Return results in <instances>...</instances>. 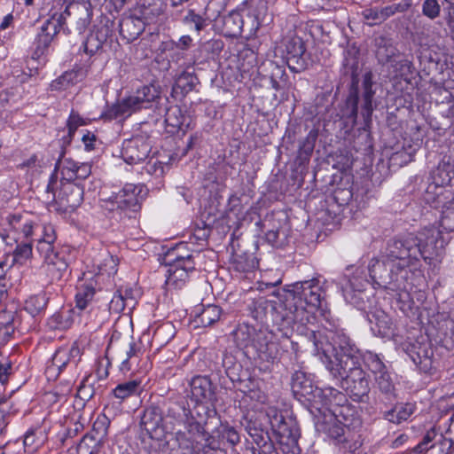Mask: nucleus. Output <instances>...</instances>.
I'll return each instance as SVG.
<instances>
[{
  "instance_id": "obj_46",
  "label": "nucleus",
  "mask_w": 454,
  "mask_h": 454,
  "mask_svg": "<svg viewBox=\"0 0 454 454\" xmlns=\"http://www.w3.org/2000/svg\"><path fill=\"white\" fill-rule=\"evenodd\" d=\"M48 301L49 298L45 293H39L26 300L24 309L31 316L35 317L45 309Z\"/></svg>"
},
{
  "instance_id": "obj_19",
  "label": "nucleus",
  "mask_w": 454,
  "mask_h": 454,
  "mask_svg": "<svg viewBox=\"0 0 454 454\" xmlns=\"http://www.w3.org/2000/svg\"><path fill=\"white\" fill-rule=\"evenodd\" d=\"M364 281L354 277L349 279L345 287H343V295L347 302L350 303L357 309L364 311L365 316L369 310H372V297L364 290Z\"/></svg>"
},
{
  "instance_id": "obj_57",
  "label": "nucleus",
  "mask_w": 454,
  "mask_h": 454,
  "mask_svg": "<svg viewBox=\"0 0 454 454\" xmlns=\"http://www.w3.org/2000/svg\"><path fill=\"white\" fill-rule=\"evenodd\" d=\"M438 436V434L436 430L432 427L423 436L422 441L418 443L412 450H411L414 454H422L424 452H427L428 450L432 449L434 444L429 445L435 438Z\"/></svg>"
},
{
  "instance_id": "obj_33",
  "label": "nucleus",
  "mask_w": 454,
  "mask_h": 454,
  "mask_svg": "<svg viewBox=\"0 0 454 454\" xmlns=\"http://www.w3.org/2000/svg\"><path fill=\"white\" fill-rule=\"evenodd\" d=\"M245 12L248 19H254L256 20L255 25L249 23L247 25L249 37L255 36L259 28L270 21V17L268 13L267 4L263 1L258 2L255 5L251 6L249 9L246 8Z\"/></svg>"
},
{
  "instance_id": "obj_32",
  "label": "nucleus",
  "mask_w": 454,
  "mask_h": 454,
  "mask_svg": "<svg viewBox=\"0 0 454 454\" xmlns=\"http://www.w3.org/2000/svg\"><path fill=\"white\" fill-rule=\"evenodd\" d=\"M110 36H112V29L107 24L97 27L83 43V51L90 55L97 53Z\"/></svg>"
},
{
  "instance_id": "obj_15",
  "label": "nucleus",
  "mask_w": 454,
  "mask_h": 454,
  "mask_svg": "<svg viewBox=\"0 0 454 454\" xmlns=\"http://www.w3.org/2000/svg\"><path fill=\"white\" fill-rule=\"evenodd\" d=\"M37 250L43 257L45 270L51 281L61 279L67 270V262L63 252L55 250L52 239L38 241Z\"/></svg>"
},
{
  "instance_id": "obj_12",
  "label": "nucleus",
  "mask_w": 454,
  "mask_h": 454,
  "mask_svg": "<svg viewBox=\"0 0 454 454\" xmlns=\"http://www.w3.org/2000/svg\"><path fill=\"white\" fill-rule=\"evenodd\" d=\"M432 178L433 184L427 186L424 199L432 201V197H435L433 202L439 206L452 195V192L444 187L454 184V160H442L434 170Z\"/></svg>"
},
{
  "instance_id": "obj_29",
  "label": "nucleus",
  "mask_w": 454,
  "mask_h": 454,
  "mask_svg": "<svg viewBox=\"0 0 454 454\" xmlns=\"http://www.w3.org/2000/svg\"><path fill=\"white\" fill-rule=\"evenodd\" d=\"M371 330L380 337H389L394 333V324L391 317L380 309L369 310L366 315Z\"/></svg>"
},
{
  "instance_id": "obj_49",
  "label": "nucleus",
  "mask_w": 454,
  "mask_h": 454,
  "mask_svg": "<svg viewBox=\"0 0 454 454\" xmlns=\"http://www.w3.org/2000/svg\"><path fill=\"white\" fill-rule=\"evenodd\" d=\"M135 303L136 301L133 297H126L121 290H117L109 302V309L115 313H120L125 308L131 309L134 308Z\"/></svg>"
},
{
  "instance_id": "obj_18",
  "label": "nucleus",
  "mask_w": 454,
  "mask_h": 454,
  "mask_svg": "<svg viewBox=\"0 0 454 454\" xmlns=\"http://www.w3.org/2000/svg\"><path fill=\"white\" fill-rule=\"evenodd\" d=\"M318 430L322 431L336 444L341 445L343 449L354 451L356 448V442H353V434L348 427L342 425L335 417L331 416L318 425Z\"/></svg>"
},
{
  "instance_id": "obj_63",
  "label": "nucleus",
  "mask_w": 454,
  "mask_h": 454,
  "mask_svg": "<svg viewBox=\"0 0 454 454\" xmlns=\"http://www.w3.org/2000/svg\"><path fill=\"white\" fill-rule=\"evenodd\" d=\"M118 258L110 254H106L104 262L98 265V269L102 274L108 276L114 275L117 272Z\"/></svg>"
},
{
  "instance_id": "obj_55",
  "label": "nucleus",
  "mask_w": 454,
  "mask_h": 454,
  "mask_svg": "<svg viewBox=\"0 0 454 454\" xmlns=\"http://www.w3.org/2000/svg\"><path fill=\"white\" fill-rule=\"evenodd\" d=\"M116 194L107 200H102L101 207L112 214L111 217L117 221L124 219V212H122V206L117 203Z\"/></svg>"
},
{
  "instance_id": "obj_61",
  "label": "nucleus",
  "mask_w": 454,
  "mask_h": 454,
  "mask_svg": "<svg viewBox=\"0 0 454 454\" xmlns=\"http://www.w3.org/2000/svg\"><path fill=\"white\" fill-rule=\"evenodd\" d=\"M48 325L51 329H67L72 325L69 317H66L63 312L53 314L48 321Z\"/></svg>"
},
{
  "instance_id": "obj_34",
  "label": "nucleus",
  "mask_w": 454,
  "mask_h": 454,
  "mask_svg": "<svg viewBox=\"0 0 454 454\" xmlns=\"http://www.w3.org/2000/svg\"><path fill=\"white\" fill-rule=\"evenodd\" d=\"M165 0H140L135 12L147 24L153 23L163 14Z\"/></svg>"
},
{
  "instance_id": "obj_53",
  "label": "nucleus",
  "mask_w": 454,
  "mask_h": 454,
  "mask_svg": "<svg viewBox=\"0 0 454 454\" xmlns=\"http://www.w3.org/2000/svg\"><path fill=\"white\" fill-rule=\"evenodd\" d=\"M175 333L174 325L170 323H165L156 328L153 340L160 345H165L174 338Z\"/></svg>"
},
{
  "instance_id": "obj_50",
  "label": "nucleus",
  "mask_w": 454,
  "mask_h": 454,
  "mask_svg": "<svg viewBox=\"0 0 454 454\" xmlns=\"http://www.w3.org/2000/svg\"><path fill=\"white\" fill-rule=\"evenodd\" d=\"M95 294L96 290L91 283L82 285L75 295L76 307L80 309H86L93 300Z\"/></svg>"
},
{
  "instance_id": "obj_24",
  "label": "nucleus",
  "mask_w": 454,
  "mask_h": 454,
  "mask_svg": "<svg viewBox=\"0 0 454 454\" xmlns=\"http://www.w3.org/2000/svg\"><path fill=\"white\" fill-rule=\"evenodd\" d=\"M107 427L98 421L91 432L86 434L77 445V454H98L105 442Z\"/></svg>"
},
{
  "instance_id": "obj_5",
  "label": "nucleus",
  "mask_w": 454,
  "mask_h": 454,
  "mask_svg": "<svg viewBox=\"0 0 454 454\" xmlns=\"http://www.w3.org/2000/svg\"><path fill=\"white\" fill-rule=\"evenodd\" d=\"M291 389L296 399L301 403H308V405L317 411L331 404L332 398L336 401L343 397L342 394L334 387L320 388L315 386L312 380L301 371H296L292 375Z\"/></svg>"
},
{
  "instance_id": "obj_51",
  "label": "nucleus",
  "mask_w": 454,
  "mask_h": 454,
  "mask_svg": "<svg viewBox=\"0 0 454 454\" xmlns=\"http://www.w3.org/2000/svg\"><path fill=\"white\" fill-rule=\"evenodd\" d=\"M191 412L183 404L177 402H169L166 410V418L171 419L172 423H183Z\"/></svg>"
},
{
  "instance_id": "obj_28",
  "label": "nucleus",
  "mask_w": 454,
  "mask_h": 454,
  "mask_svg": "<svg viewBox=\"0 0 454 454\" xmlns=\"http://www.w3.org/2000/svg\"><path fill=\"white\" fill-rule=\"evenodd\" d=\"M374 380L379 392L377 396L378 403L384 405L386 408L393 405L397 400V394L389 372L379 374Z\"/></svg>"
},
{
  "instance_id": "obj_27",
  "label": "nucleus",
  "mask_w": 454,
  "mask_h": 454,
  "mask_svg": "<svg viewBox=\"0 0 454 454\" xmlns=\"http://www.w3.org/2000/svg\"><path fill=\"white\" fill-rule=\"evenodd\" d=\"M373 74L367 71L363 75L362 95H361V114L366 124L372 121V115L374 110L372 99L375 95L373 86Z\"/></svg>"
},
{
  "instance_id": "obj_14",
  "label": "nucleus",
  "mask_w": 454,
  "mask_h": 454,
  "mask_svg": "<svg viewBox=\"0 0 454 454\" xmlns=\"http://www.w3.org/2000/svg\"><path fill=\"white\" fill-rule=\"evenodd\" d=\"M418 241L417 247L419 249V259L423 258L427 263L441 257L443 254L445 240L442 232L436 228L424 229L418 236H414Z\"/></svg>"
},
{
  "instance_id": "obj_11",
  "label": "nucleus",
  "mask_w": 454,
  "mask_h": 454,
  "mask_svg": "<svg viewBox=\"0 0 454 454\" xmlns=\"http://www.w3.org/2000/svg\"><path fill=\"white\" fill-rule=\"evenodd\" d=\"M57 178L52 175L48 182L43 198L47 202L54 201L66 210L74 209L83 200V186L74 180H62L59 191H55Z\"/></svg>"
},
{
  "instance_id": "obj_64",
  "label": "nucleus",
  "mask_w": 454,
  "mask_h": 454,
  "mask_svg": "<svg viewBox=\"0 0 454 454\" xmlns=\"http://www.w3.org/2000/svg\"><path fill=\"white\" fill-rule=\"evenodd\" d=\"M256 446L257 448L252 447V454H278L270 437L262 440Z\"/></svg>"
},
{
  "instance_id": "obj_22",
  "label": "nucleus",
  "mask_w": 454,
  "mask_h": 454,
  "mask_svg": "<svg viewBox=\"0 0 454 454\" xmlns=\"http://www.w3.org/2000/svg\"><path fill=\"white\" fill-rule=\"evenodd\" d=\"M216 414L215 408H209L206 405H199L196 408V416L192 412L183 421L184 428L187 430L191 437L200 438L201 435H206L205 425L207 419Z\"/></svg>"
},
{
  "instance_id": "obj_42",
  "label": "nucleus",
  "mask_w": 454,
  "mask_h": 454,
  "mask_svg": "<svg viewBox=\"0 0 454 454\" xmlns=\"http://www.w3.org/2000/svg\"><path fill=\"white\" fill-rule=\"evenodd\" d=\"M432 200H435V197H432ZM434 208H442L441 226L447 231H454V203L453 200L448 199L441 205L436 206L433 201H426Z\"/></svg>"
},
{
  "instance_id": "obj_56",
  "label": "nucleus",
  "mask_w": 454,
  "mask_h": 454,
  "mask_svg": "<svg viewBox=\"0 0 454 454\" xmlns=\"http://www.w3.org/2000/svg\"><path fill=\"white\" fill-rule=\"evenodd\" d=\"M411 4L406 2H401L398 4H393L390 5L379 7V12L383 23L390 17L394 16L397 12H404L410 8Z\"/></svg>"
},
{
  "instance_id": "obj_6",
  "label": "nucleus",
  "mask_w": 454,
  "mask_h": 454,
  "mask_svg": "<svg viewBox=\"0 0 454 454\" xmlns=\"http://www.w3.org/2000/svg\"><path fill=\"white\" fill-rule=\"evenodd\" d=\"M326 369L333 379L340 382L341 387L349 397L357 403H367L369 401L370 380L366 372L361 368L360 361L354 363V365L334 367V363H328Z\"/></svg>"
},
{
  "instance_id": "obj_13",
  "label": "nucleus",
  "mask_w": 454,
  "mask_h": 454,
  "mask_svg": "<svg viewBox=\"0 0 454 454\" xmlns=\"http://www.w3.org/2000/svg\"><path fill=\"white\" fill-rule=\"evenodd\" d=\"M284 303V294L280 295L278 301H270L265 297H258L253 300L249 304L248 309L254 319L262 322L269 313L271 314L272 320L278 325V330L282 332V335L289 338L294 330V324H287L282 318L283 308L281 304Z\"/></svg>"
},
{
  "instance_id": "obj_44",
  "label": "nucleus",
  "mask_w": 454,
  "mask_h": 454,
  "mask_svg": "<svg viewBox=\"0 0 454 454\" xmlns=\"http://www.w3.org/2000/svg\"><path fill=\"white\" fill-rule=\"evenodd\" d=\"M199 80L194 74L184 71L176 79L172 91L176 95L180 94L182 97H184L194 90Z\"/></svg>"
},
{
  "instance_id": "obj_52",
  "label": "nucleus",
  "mask_w": 454,
  "mask_h": 454,
  "mask_svg": "<svg viewBox=\"0 0 454 454\" xmlns=\"http://www.w3.org/2000/svg\"><path fill=\"white\" fill-rule=\"evenodd\" d=\"M363 360L367 368L374 374V378L379 374L388 372L386 370V365L377 354L367 351L363 356Z\"/></svg>"
},
{
  "instance_id": "obj_59",
  "label": "nucleus",
  "mask_w": 454,
  "mask_h": 454,
  "mask_svg": "<svg viewBox=\"0 0 454 454\" xmlns=\"http://www.w3.org/2000/svg\"><path fill=\"white\" fill-rule=\"evenodd\" d=\"M222 364L227 376L231 380H235V377L238 376V371L240 368V364L236 362L235 357L230 353H224Z\"/></svg>"
},
{
  "instance_id": "obj_9",
  "label": "nucleus",
  "mask_w": 454,
  "mask_h": 454,
  "mask_svg": "<svg viewBox=\"0 0 454 454\" xmlns=\"http://www.w3.org/2000/svg\"><path fill=\"white\" fill-rule=\"evenodd\" d=\"M359 50L355 45L348 46L343 52L342 74L351 77V85L346 99L344 115L354 123L358 116V103L360 100L358 91Z\"/></svg>"
},
{
  "instance_id": "obj_54",
  "label": "nucleus",
  "mask_w": 454,
  "mask_h": 454,
  "mask_svg": "<svg viewBox=\"0 0 454 454\" xmlns=\"http://www.w3.org/2000/svg\"><path fill=\"white\" fill-rule=\"evenodd\" d=\"M139 386L140 382L137 380L126 381L119 384L113 390V393L116 398L123 400L130 395L137 394L139 392Z\"/></svg>"
},
{
  "instance_id": "obj_16",
  "label": "nucleus",
  "mask_w": 454,
  "mask_h": 454,
  "mask_svg": "<svg viewBox=\"0 0 454 454\" xmlns=\"http://www.w3.org/2000/svg\"><path fill=\"white\" fill-rule=\"evenodd\" d=\"M151 150L149 137L135 136L123 141L121 154L127 164L135 165L144 162L149 157Z\"/></svg>"
},
{
  "instance_id": "obj_41",
  "label": "nucleus",
  "mask_w": 454,
  "mask_h": 454,
  "mask_svg": "<svg viewBox=\"0 0 454 454\" xmlns=\"http://www.w3.org/2000/svg\"><path fill=\"white\" fill-rule=\"evenodd\" d=\"M187 119L188 117L183 114L179 106H173L168 107L165 114V123L167 127L170 128L168 132L173 134L177 133L180 130L184 132L185 129L184 127Z\"/></svg>"
},
{
  "instance_id": "obj_8",
  "label": "nucleus",
  "mask_w": 454,
  "mask_h": 454,
  "mask_svg": "<svg viewBox=\"0 0 454 454\" xmlns=\"http://www.w3.org/2000/svg\"><path fill=\"white\" fill-rule=\"evenodd\" d=\"M267 416L281 450L285 454H300V429L295 419L276 410H270Z\"/></svg>"
},
{
  "instance_id": "obj_23",
  "label": "nucleus",
  "mask_w": 454,
  "mask_h": 454,
  "mask_svg": "<svg viewBox=\"0 0 454 454\" xmlns=\"http://www.w3.org/2000/svg\"><path fill=\"white\" fill-rule=\"evenodd\" d=\"M59 22L48 20L44 21L34 41L35 48L32 52L33 59L38 60L46 54L51 43L59 34Z\"/></svg>"
},
{
  "instance_id": "obj_62",
  "label": "nucleus",
  "mask_w": 454,
  "mask_h": 454,
  "mask_svg": "<svg viewBox=\"0 0 454 454\" xmlns=\"http://www.w3.org/2000/svg\"><path fill=\"white\" fill-rule=\"evenodd\" d=\"M317 138V131L310 130L307 137L301 142L299 146V151L301 154H305L306 156H309L315 147V144Z\"/></svg>"
},
{
  "instance_id": "obj_26",
  "label": "nucleus",
  "mask_w": 454,
  "mask_h": 454,
  "mask_svg": "<svg viewBox=\"0 0 454 454\" xmlns=\"http://www.w3.org/2000/svg\"><path fill=\"white\" fill-rule=\"evenodd\" d=\"M246 3H243L237 10H233L222 19V34L225 37L238 38L241 35L245 20L243 13L246 12Z\"/></svg>"
},
{
  "instance_id": "obj_2",
  "label": "nucleus",
  "mask_w": 454,
  "mask_h": 454,
  "mask_svg": "<svg viewBox=\"0 0 454 454\" xmlns=\"http://www.w3.org/2000/svg\"><path fill=\"white\" fill-rule=\"evenodd\" d=\"M284 303L281 304L282 318L287 324L304 326L313 318V313L323 309L325 290L317 278L296 282L291 289L285 290Z\"/></svg>"
},
{
  "instance_id": "obj_47",
  "label": "nucleus",
  "mask_w": 454,
  "mask_h": 454,
  "mask_svg": "<svg viewBox=\"0 0 454 454\" xmlns=\"http://www.w3.org/2000/svg\"><path fill=\"white\" fill-rule=\"evenodd\" d=\"M129 98L121 102L109 106L102 114V117L107 120H114L124 115H129L131 112L136 111L134 106L129 104Z\"/></svg>"
},
{
  "instance_id": "obj_58",
  "label": "nucleus",
  "mask_w": 454,
  "mask_h": 454,
  "mask_svg": "<svg viewBox=\"0 0 454 454\" xmlns=\"http://www.w3.org/2000/svg\"><path fill=\"white\" fill-rule=\"evenodd\" d=\"M72 425L68 426L64 434L60 438V441L63 444L67 439L74 438L84 429V419L81 414H79L77 418H72Z\"/></svg>"
},
{
  "instance_id": "obj_10",
  "label": "nucleus",
  "mask_w": 454,
  "mask_h": 454,
  "mask_svg": "<svg viewBox=\"0 0 454 454\" xmlns=\"http://www.w3.org/2000/svg\"><path fill=\"white\" fill-rule=\"evenodd\" d=\"M196 2H191L187 4L185 13L181 18V22L190 31L200 35L205 30L211 22L215 21L224 10V2L219 0H210L200 9L196 7Z\"/></svg>"
},
{
  "instance_id": "obj_39",
  "label": "nucleus",
  "mask_w": 454,
  "mask_h": 454,
  "mask_svg": "<svg viewBox=\"0 0 454 454\" xmlns=\"http://www.w3.org/2000/svg\"><path fill=\"white\" fill-rule=\"evenodd\" d=\"M195 321L201 326H210L220 319L222 309L217 305L209 304L205 308L197 307L193 310Z\"/></svg>"
},
{
  "instance_id": "obj_1",
  "label": "nucleus",
  "mask_w": 454,
  "mask_h": 454,
  "mask_svg": "<svg viewBox=\"0 0 454 454\" xmlns=\"http://www.w3.org/2000/svg\"><path fill=\"white\" fill-rule=\"evenodd\" d=\"M414 235L389 239L380 253V259L370 261L368 270L372 281L379 286L393 292H406L411 267L419 261V249Z\"/></svg>"
},
{
  "instance_id": "obj_38",
  "label": "nucleus",
  "mask_w": 454,
  "mask_h": 454,
  "mask_svg": "<svg viewBox=\"0 0 454 454\" xmlns=\"http://www.w3.org/2000/svg\"><path fill=\"white\" fill-rule=\"evenodd\" d=\"M382 410V407H380ZM415 405L411 403H395L392 408L381 411L383 418L394 424L406 421L414 412Z\"/></svg>"
},
{
  "instance_id": "obj_17",
  "label": "nucleus",
  "mask_w": 454,
  "mask_h": 454,
  "mask_svg": "<svg viewBox=\"0 0 454 454\" xmlns=\"http://www.w3.org/2000/svg\"><path fill=\"white\" fill-rule=\"evenodd\" d=\"M285 59L291 72L301 73L307 69L309 54L304 41L299 36H292L285 42Z\"/></svg>"
},
{
  "instance_id": "obj_40",
  "label": "nucleus",
  "mask_w": 454,
  "mask_h": 454,
  "mask_svg": "<svg viewBox=\"0 0 454 454\" xmlns=\"http://www.w3.org/2000/svg\"><path fill=\"white\" fill-rule=\"evenodd\" d=\"M245 430L248 435L253 439L255 444L260 443L262 440L270 437L267 427L263 425L261 419L254 416L246 417L245 419Z\"/></svg>"
},
{
  "instance_id": "obj_35",
  "label": "nucleus",
  "mask_w": 454,
  "mask_h": 454,
  "mask_svg": "<svg viewBox=\"0 0 454 454\" xmlns=\"http://www.w3.org/2000/svg\"><path fill=\"white\" fill-rule=\"evenodd\" d=\"M375 56L378 62L386 65L393 61V59L398 54V50L395 45L394 40L386 35H379L374 39Z\"/></svg>"
},
{
  "instance_id": "obj_48",
  "label": "nucleus",
  "mask_w": 454,
  "mask_h": 454,
  "mask_svg": "<svg viewBox=\"0 0 454 454\" xmlns=\"http://www.w3.org/2000/svg\"><path fill=\"white\" fill-rule=\"evenodd\" d=\"M217 438L225 441L231 446H235L240 442V435L237 429L228 423H221L214 432Z\"/></svg>"
},
{
  "instance_id": "obj_60",
  "label": "nucleus",
  "mask_w": 454,
  "mask_h": 454,
  "mask_svg": "<svg viewBox=\"0 0 454 454\" xmlns=\"http://www.w3.org/2000/svg\"><path fill=\"white\" fill-rule=\"evenodd\" d=\"M364 22L369 27H374L382 24L379 7H368L360 13Z\"/></svg>"
},
{
  "instance_id": "obj_25",
  "label": "nucleus",
  "mask_w": 454,
  "mask_h": 454,
  "mask_svg": "<svg viewBox=\"0 0 454 454\" xmlns=\"http://www.w3.org/2000/svg\"><path fill=\"white\" fill-rule=\"evenodd\" d=\"M142 189L133 184H127L116 193L117 203L122 206L124 217L132 218L141 208L139 193Z\"/></svg>"
},
{
  "instance_id": "obj_4",
  "label": "nucleus",
  "mask_w": 454,
  "mask_h": 454,
  "mask_svg": "<svg viewBox=\"0 0 454 454\" xmlns=\"http://www.w3.org/2000/svg\"><path fill=\"white\" fill-rule=\"evenodd\" d=\"M237 346L247 356L262 362L273 363L278 356V345L265 331H257L247 324H240L233 332Z\"/></svg>"
},
{
  "instance_id": "obj_36",
  "label": "nucleus",
  "mask_w": 454,
  "mask_h": 454,
  "mask_svg": "<svg viewBox=\"0 0 454 454\" xmlns=\"http://www.w3.org/2000/svg\"><path fill=\"white\" fill-rule=\"evenodd\" d=\"M160 96V91L153 85L143 86L136 94L129 97V103L134 106L135 110L148 108Z\"/></svg>"
},
{
  "instance_id": "obj_31",
  "label": "nucleus",
  "mask_w": 454,
  "mask_h": 454,
  "mask_svg": "<svg viewBox=\"0 0 454 454\" xmlns=\"http://www.w3.org/2000/svg\"><path fill=\"white\" fill-rule=\"evenodd\" d=\"M146 24L137 13L123 17L119 22L120 35L128 43L133 42L143 33Z\"/></svg>"
},
{
  "instance_id": "obj_7",
  "label": "nucleus",
  "mask_w": 454,
  "mask_h": 454,
  "mask_svg": "<svg viewBox=\"0 0 454 454\" xmlns=\"http://www.w3.org/2000/svg\"><path fill=\"white\" fill-rule=\"evenodd\" d=\"M183 248L184 246L171 248L161 258V264L168 267L166 284L176 289L181 288L188 279L189 274L196 270L194 254L182 253Z\"/></svg>"
},
{
  "instance_id": "obj_20",
  "label": "nucleus",
  "mask_w": 454,
  "mask_h": 454,
  "mask_svg": "<svg viewBox=\"0 0 454 454\" xmlns=\"http://www.w3.org/2000/svg\"><path fill=\"white\" fill-rule=\"evenodd\" d=\"M140 426L151 439L161 440L166 433L163 424V411L155 405L145 409L141 417Z\"/></svg>"
},
{
  "instance_id": "obj_37",
  "label": "nucleus",
  "mask_w": 454,
  "mask_h": 454,
  "mask_svg": "<svg viewBox=\"0 0 454 454\" xmlns=\"http://www.w3.org/2000/svg\"><path fill=\"white\" fill-rule=\"evenodd\" d=\"M81 356L80 348L76 343H74L69 349L59 348L55 352L52 357V365L60 372L69 363H74L76 365L81 359Z\"/></svg>"
},
{
  "instance_id": "obj_21",
  "label": "nucleus",
  "mask_w": 454,
  "mask_h": 454,
  "mask_svg": "<svg viewBox=\"0 0 454 454\" xmlns=\"http://www.w3.org/2000/svg\"><path fill=\"white\" fill-rule=\"evenodd\" d=\"M192 398L200 405L209 404L215 408L216 401L215 387L208 376H195L190 381Z\"/></svg>"
},
{
  "instance_id": "obj_43",
  "label": "nucleus",
  "mask_w": 454,
  "mask_h": 454,
  "mask_svg": "<svg viewBox=\"0 0 454 454\" xmlns=\"http://www.w3.org/2000/svg\"><path fill=\"white\" fill-rule=\"evenodd\" d=\"M84 77V73L82 69H72L66 71L57 79L53 80L51 83V90H63L70 85H74L82 81Z\"/></svg>"
},
{
  "instance_id": "obj_45",
  "label": "nucleus",
  "mask_w": 454,
  "mask_h": 454,
  "mask_svg": "<svg viewBox=\"0 0 454 454\" xmlns=\"http://www.w3.org/2000/svg\"><path fill=\"white\" fill-rule=\"evenodd\" d=\"M74 16L70 20L71 24L75 25L76 29L83 31L90 22V12L85 4L73 3Z\"/></svg>"
},
{
  "instance_id": "obj_3",
  "label": "nucleus",
  "mask_w": 454,
  "mask_h": 454,
  "mask_svg": "<svg viewBox=\"0 0 454 454\" xmlns=\"http://www.w3.org/2000/svg\"><path fill=\"white\" fill-rule=\"evenodd\" d=\"M328 331L326 338L330 340L327 344L328 348H325L323 343L318 340V335L315 331H311L309 340L312 341L317 352L322 351L326 356H333V360L330 359L329 363H334V367H345L347 365H354V363L360 361L359 350L356 344L352 341L348 335L342 328L338 325L330 324V327H325Z\"/></svg>"
},
{
  "instance_id": "obj_30",
  "label": "nucleus",
  "mask_w": 454,
  "mask_h": 454,
  "mask_svg": "<svg viewBox=\"0 0 454 454\" xmlns=\"http://www.w3.org/2000/svg\"><path fill=\"white\" fill-rule=\"evenodd\" d=\"M411 360L423 372L432 367L433 350L428 343L416 342L407 348Z\"/></svg>"
}]
</instances>
